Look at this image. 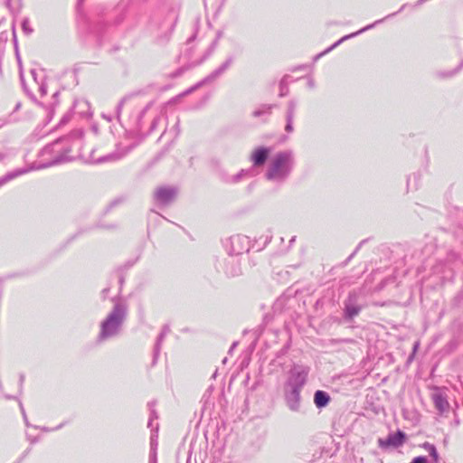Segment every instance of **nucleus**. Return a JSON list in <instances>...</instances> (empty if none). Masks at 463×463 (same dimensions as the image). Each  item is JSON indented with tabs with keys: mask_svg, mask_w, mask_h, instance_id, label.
I'll list each match as a JSON object with an SVG mask.
<instances>
[{
	"mask_svg": "<svg viewBox=\"0 0 463 463\" xmlns=\"http://www.w3.org/2000/svg\"><path fill=\"white\" fill-rule=\"evenodd\" d=\"M290 157L286 153H279L275 156L267 172L268 179L283 178L289 171Z\"/></svg>",
	"mask_w": 463,
	"mask_h": 463,
	"instance_id": "1",
	"label": "nucleus"
},
{
	"mask_svg": "<svg viewBox=\"0 0 463 463\" xmlns=\"http://www.w3.org/2000/svg\"><path fill=\"white\" fill-rule=\"evenodd\" d=\"M119 324H120V321L117 317H115V316L109 317L103 323L101 333H100L101 337L105 338V337L116 333L117 330L118 329Z\"/></svg>",
	"mask_w": 463,
	"mask_h": 463,
	"instance_id": "2",
	"label": "nucleus"
},
{
	"mask_svg": "<svg viewBox=\"0 0 463 463\" xmlns=\"http://www.w3.org/2000/svg\"><path fill=\"white\" fill-rule=\"evenodd\" d=\"M404 439H405V434L402 431L399 430L393 435H389L385 440L379 439L378 442H379L380 447H382V448H386V447H390V446L399 447L403 444Z\"/></svg>",
	"mask_w": 463,
	"mask_h": 463,
	"instance_id": "3",
	"label": "nucleus"
},
{
	"mask_svg": "<svg viewBox=\"0 0 463 463\" xmlns=\"http://www.w3.org/2000/svg\"><path fill=\"white\" fill-rule=\"evenodd\" d=\"M269 149L267 147H258L256 148L252 154H251V161L253 162V165L256 166L262 165L269 155Z\"/></svg>",
	"mask_w": 463,
	"mask_h": 463,
	"instance_id": "4",
	"label": "nucleus"
},
{
	"mask_svg": "<svg viewBox=\"0 0 463 463\" xmlns=\"http://www.w3.org/2000/svg\"><path fill=\"white\" fill-rule=\"evenodd\" d=\"M330 401L329 395L323 391H317L314 396V402L318 408L327 405Z\"/></svg>",
	"mask_w": 463,
	"mask_h": 463,
	"instance_id": "5",
	"label": "nucleus"
},
{
	"mask_svg": "<svg viewBox=\"0 0 463 463\" xmlns=\"http://www.w3.org/2000/svg\"><path fill=\"white\" fill-rule=\"evenodd\" d=\"M346 313L350 318L355 317L359 313V308L355 307H349L346 308Z\"/></svg>",
	"mask_w": 463,
	"mask_h": 463,
	"instance_id": "6",
	"label": "nucleus"
},
{
	"mask_svg": "<svg viewBox=\"0 0 463 463\" xmlns=\"http://www.w3.org/2000/svg\"><path fill=\"white\" fill-rule=\"evenodd\" d=\"M435 400V403H436V406L439 409V410H443V405L445 403V402L443 401V399L440 397V396H435L434 398Z\"/></svg>",
	"mask_w": 463,
	"mask_h": 463,
	"instance_id": "7",
	"label": "nucleus"
},
{
	"mask_svg": "<svg viewBox=\"0 0 463 463\" xmlns=\"http://www.w3.org/2000/svg\"><path fill=\"white\" fill-rule=\"evenodd\" d=\"M411 463H428V460L425 457L420 456L414 458Z\"/></svg>",
	"mask_w": 463,
	"mask_h": 463,
	"instance_id": "8",
	"label": "nucleus"
},
{
	"mask_svg": "<svg viewBox=\"0 0 463 463\" xmlns=\"http://www.w3.org/2000/svg\"><path fill=\"white\" fill-rule=\"evenodd\" d=\"M431 456L435 458V460H437L438 458V454H437V451L434 448L431 449V452H430Z\"/></svg>",
	"mask_w": 463,
	"mask_h": 463,
	"instance_id": "9",
	"label": "nucleus"
},
{
	"mask_svg": "<svg viewBox=\"0 0 463 463\" xmlns=\"http://www.w3.org/2000/svg\"><path fill=\"white\" fill-rule=\"evenodd\" d=\"M286 129H287L288 131H290V130H291V126H290L289 124H288V125H287Z\"/></svg>",
	"mask_w": 463,
	"mask_h": 463,
	"instance_id": "10",
	"label": "nucleus"
}]
</instances>
